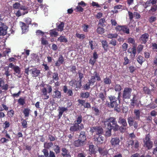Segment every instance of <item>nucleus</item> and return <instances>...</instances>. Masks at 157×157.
<instances>
[{
  "label": "nucleus",
  "mask_w": 157,
  "mask_h": 157,
  "mask_svg": "<svg viewBox=\"0 0 157 157\" xmlns=\"http://www.w3.org/2000/svg\"><path fill=\"white\" fill-rule=\"evenodd\" d=\"M120 92H119L118 97H116L114 96L110 95L108 97L110 101L106 102V106L110 108H113L114 110L118 112L121 111L120 106V100H119Z\"/></svg>",
  "instance_id": "nucleus-1"
},
{
  "label": "nucleus",
  "mask_w": 157,
  "mask_h": 157,
  "mask_svg": "<svg viewBox=\"0 0 157 157\" xmlns=\"http://www.w3.org/2000/svg\"><path fill=\"white\" fill-rule=\"evenodd\" d=\"M105 125L107 126L108 129H113L114 131H117L119 125L117 124L116 118L114 117H110L106 119L104 122Z\"/></svg>",
  "instance_id": "nucleus-2"
},
{
  "label": "nucleus",
  "mask_w": 157,
  "mask_h": 157,
  "mask_svg": "<svg viewBox=\"0 0 157 157\" xmlns=\"http://www.w3.org/2000/svg\"><path fill=\"white\" fill-rule=\"evenodd\" d=\"M13 9L23 10L24 12L22 13V14L24 15L28 12V7L25 5H21L19 2H15L13 4Z\"/></svg>",
  "instance_id": "nucleus-3"
},
{
  "label": "nucleus",
  "mask_w": 157,
  "mask_h": 157,
  "mask_svg": "<svg viewBox=\"0 0 157 157\" xmlns=\"http://www.w3.org/2000/svg\"><path fill=\"white\" fill-rule=\"evenodd\" d=\"M150 134H148L146 135L145 138L144 139V146L147 148L148 149H151L152 147L153 142L150 140Z\"/></svg>",
  "instance_id": "nucleus-4"
},
{
  "label": "nucleus",
  "mask_w": 157,
  "mask_h": 157,
  "mask_svg": "<svg viewBox=\"0 0 157 157\" xmlns=\"http://www.w3.org/2000/svg\"><path fill=\"white\" fill-rule=\"evenodd\" d=\"M132 90V89L130 88L126 87L124 88L122 94V98L123 100L130 98Z\"/></svg>",
  "instance_id": "nucleus-5"
},
{
  "label": "nucleus",
  "mask_w": 157,
  "mask_h": 157,
  "mask_svg": "<svg viewBox=\"0 0 157 157\" xmlns=\"http://www.w3.org/2000/svg\"><path fill=\"white\" fill-rule=\"evenodd\" d=\"M93 140L94 144L98 145L103 143L104 138L102 135H95L94 136Z\"/></svg>",
  "instance_id": "nucleus-6"
},
{
  "label": "nucleus",
  "mask_w": 157,
  "mask_h": 157,
  "mask_svg": "<svg viewBox=\"0 0 157 157\" xmlns=\"http://www.w3.org/2000/svg\"><path fill=\"white\" fill-rule=\"evenodd\" d=\"M90 132L92 133L95 132V135H102L103 133V130L101 127H93L90 128Z\"/></svg>",
  "instance_id": "nucleus-7"
},
{
  "label": "nucleus",
  "mask_w": 157,
  "mask_h": 157,
  "mask_svg": "<svg viewBox=\"0 0 157 157\" xmlns=\"http://www.w3.org/2000/svg\"><path fill=\"white\" fill-rule=\"evenodd\" d=\"M84 128L83 124H81L80 125H79L74 123L73 125L71 126L70 130L72 132H78L80 130H82Z\"/></svg>",
  "instance_id": "nucleus-8"
},
{
  "label": "nucleus",
  "mask_w": 157,
  "mask_h": 157,
  "mask_svg": "<svg viewBox=\"0 0 157 157\" xmlns=\"http://www.w3.org/2000/svg\"><path fill=\"white\" fill-rule=\"evenodd\" d=\"M115 29L117 31L123 32L127 34L129 33V29L128 27L126 25H118L116 27Z\"/></svg>",
  "instance_id": "nucleus-9"
},
{
  "label": "nucleus",
  "mask_w": 157,
  "mask_h": 157,
  "mask_svg": "<svg viewBox=\"0 0 157 157\" xmlns=\"http://www.w3.org/2000/svg\"><path fill=\"white\" fill-rule=\"evenodd\" d=\"M69 84L71 86H75L76 90L80 89L81 88L82 85L81 82L79 81H76L75 80H72L69 82Z\"/></svg>",
  "instance_id": "nucleus-10"
},
{
  "label": "nucleus",
  "mask_w": 157,
  "mask_h": 157,
  "mask_svg": "<svg viewBox=\"0 0 157 157\" xmlns=\"http://www.w3.org/2000/svg\"><path fill=\"white\" fill-rule=\"evenodd\" d=\"M90 80L91 81L92 83L94 84L96 80L98 81H101V78L99 74L97 71H95L94 72L93 75L91 76Z\"/></svg>",
  "instance_id": "nucleus-11"
},
{
  "label": "nucleus",
  "mask_w": 157,
  "mask_h": 157,
  "mask_svg": "<svg viewBox=\"0 0 157 157\" xmlns=\"http://www.w3.org/2000/svg\"><path fill=\"white\" fill-rule=\"evenodd\" d=\"M7 29V26L4 23L0 22V35H6Z\"/></svg>",
  "instance_id": "nucleus-12"
},
{
  "label": "nucleus",
  "mask_w": 157,
  "mask_h": 157,
  "mask_svg": "<svg viewBox=\"0 0 157 157\" xmlns=\"http://www.w3.org/2000/svg\"><path fill=\"white\" fill-rule=\"evenodd\" d=\"M36 35L39 37H41V39H46L48 35V33H45L40 30H37L36 32Z\"/></svg>",
  "instance_id": "nucleus-13"
},
{
  "label": "nucleus",
  "mask_w": 157,
  "mask_h": 157,
  "mask_svg": "<svg viewBox=\"0 0 157 157\" xmlns=\"http://www.w3.org/2000/svg\"><path fill=\"white\" fill-rule=\"evenodd\" d=\"M19 24L23 33H25L29 31V25L26 24L25 23L22 21H20Z\"/></svg>",
  "instance_id": "nucleus-14"
},
{
  "label": "nucleus",
  "mask_w": 157,
  "mask_h": 157,
  "mask_svg": "<svg viewBox=\"0 0 157 157\" xmlns=\"http://www.w3.org/2000/svg\"><path fill=\"white\" fill-rule=\"evenodd\" d=\"M83 141H82L78 139L75 140L73 143V145L75 147H82L86 144Z\"/></svg>",
  "instance_id": "nucleus-15"
},
{
  "label": "nucleus",
  "mask_w": 157,
  "mask_h": 157,
  "mask_svg": "<svg viewBox=\"0 0 157 157\" xmlns=\"http://www.w3.org/2000/svg\"><path fill=\"white\" fill-rule=\"evenodd\" d=\"M120 142L119 138L117 137H114L111 138L110 143L112 146L115 147L119 145Z\"/></svg>",
  "instance_id": "nucleus-16"
},
{
  "label": "nucleus",
  "mask_w": 157,
  "mask_h": 157,
  "mask_svg": "<svg viewBox=\"0 0 157 157\" xmlns=\"http://www.w3.org/2000/svg\"><path fill=\"white\" fill-rule=\"evenodd\" d=\"M64 61V58L61 54L59 55L58 59L55 63V66L56 67H59L61 64H63Z\"/></svg>",
  "instance_id": "nucleus-17"
},
{
  "label": "nucleus",
  "mask_w": 157,
  "mask_h": 157,
  "mask_svg": "<svg viewBox=\"0 0 157 157\" xmlns=\"http://www.w3.org/2000/svg\"><path fill=\"white\" fill-rule=\"evenodd\" d=\"M128 52L130 54V56L133 59L135 58L136 53V50L135 46H133L132 48H129L128 50Z\"/></svg>",
  "instance_id": "nucleus-18"
},
{
  "label": "nucleus",
  "mask_w": 157,
  "mask_h": 157,
  "mask_svg": "<svg viewBox=\"0 0 157 157\" xmlns=\"http://www.w3.org/2000/svg\"><path fill=\"white\" fill-rule=\"evenodd\" d=\"M5 134H6L5 135V136L7 139L5 137H2L0 139V141L3 144L6 142H7L9 141V140H12L9 134H8L7 131H6Z\"/></svg>",
  "instance_id": "nucleus-19"
},
{
  "label": "nucleus",
  "mask_w": 157,
  "mask_h": 157,
  "mask_svg": "<svg viewBox=\"0 0 157 157\" xmlns=\"http://www.w3.org/2000/svg\"><path fill=\"white\" fill-rule=\"evenodd\" d=\"M63 91L64 93L67 94L68 96H72L73 94V91L71 89H68L67 86H64L63 87Z\"/></svg>",
  "instance_id": "nucleus-20"
},
{
  "label": "nucleus",
  "mask_w": 157,
  "mask_h": 157,
  "mask_svg": "<svg viewBox=\"0 0 157 157\" xmlns=\"http://www.w3.org/2000/svg\"><path fill=\"white\" fill-rule=\"evenodd\" d=\"M82 141H83L85 143H86V132L84 131H81L78 136V139Z\"/></svg>",
  "instance_id": "nucleus-21"
},
{
  "label": "nucleus",
  "mask_w": 157,
  "mask_h": 157,
  "mask_svg": "<svg viewBox=\"0 0 157 157\" xmlns=\"http://www.w3.org/2000/svg\"><path fill=\"white\" fill-rule=\"evenodd\" d=\"M62 153L61 154V155L63 157H71L69 151L65 147H63L61 149Z\"/></svg>",
  "instance_id": "nucleus-22"
},
{
  "label": "nucleus",
  "mask_w": 157,
  "mask_h": 157,
  "mask_svg": "<svg viewBox=\"0 0 157 157\" xmlns=\"http://www.w3.org/2000/svg\"><path fill=\"white\" fill-rule=\"evenodd\" d=\"M118 122L121 126H123L127 127L128 126L126 119L122 117H119Z\"/></svg>",
  "instance_id": "nucleus-23"
},
{
  "label": "nucleus",
  "mask_w": 157,
  "mask_h": 157,
  "mask_svg": "<svg viewBox=\"0 0 157 157\" xmlns=\"http://www.w3.org/2000/svg\"><path fill=\"white\" fill-rule=\"evenodd\" d=\"M48 34L52 38L56 37L59 35L58 32H57V30L56 29L51 30L49 31V33H48Z\"/></svg>",
  "instance_id": "nucleus-24"
},
{
  "label": "nucleus",
  "mask_w": 157,
  "mask_h": 157,
  "mask_svg": "<svg viewBox=\"0 0 157 157\" xmlns=\"http://www.w3.org/2000/svg\"><path fill=\"white\" fill-rule=\"evenodd\" d=\"M30 71H32V76L33 77H37L40 73V70L37 69L36 68H33L31 69Z\"/></svg>",
  "instance_id": "nucleus-25"
},
{
  "label": "nucleus",
  "mask_w": 157,
  "mask_h": 157,
  "mask_svg": "<svg viewBox=\"0 0 157 157\" xmlns=\"http://www.w3.org/2000/svg\"><path fill=\"white\" fill-rule=\"evenodd\" d=\"M61 92L58 90H56L53 92V94L52 95L53 98H57L59 99L61 97Z\"/></svg>",
  "instance_id": "nucleus-26"
},
{
  "label": "nucleus",
  "mask_w": 157,
  "mask_h": 157,
  "mask_svg": "<svg viewBox=\"0 0 157 157\" xmlns=\"http://www.w3.org/2000/svg\"><path fill=\"white\" fill-rule=\"evenodd\" d=\"M67 108L64 107H59V113L58 115V119H60L61 117H62L63 112L67 111Z\"/></svg>",
  "instance_id": "nucleus-27"
},
{
  "label": "nucleus",
  "mask_w": 157,
  "mask_h": 157,
  "mask_svg": "<svg viewBox=\"0 0 157 157\" xmlns=\"http://www.w3.org/2000/svg\"><path fill=\"white\" fill-rule=\"evenodd\" d=\"M90 96V93L88 92H82L80 94V97L82 98H87Z\"/></svg>",
  "instance_id": "nucleus-28"
},
{
  "label": "nucleus",
  "mask_w": 157,
  "mask_h": 157,
  "mask_svg": "<svg viewBox=\"0 0 157 157\" xmlns=\"http://www.w3.org/2000/svg\"><path fill=\"white\" fill-rule=\"evenodd\" d=\"M59 74L57 72L53 73L52 75V78L53 79V82H54L55 81H58L59 79Z\"/></svg>",
  "instance_id": "nucleus-29"
},
{
  "label": "nucleus",
  "mask_w": 157,
  "mask_h": 157,
  "mask_svg": "<svg viewBox=\"0 0 157 157\" xmlns=\"http://www.w3.org/2000/svg\"><path fill=\"white\" fill-rule=\"evenodd\" d=\"M89 45L90 46L91 49L92 50H93L97 46L98 44L94 40H91L89 42Z\"/></svg>",
  "instance_id": "nucleus-30"
},
{
  "label": "nucleus",
  "mask_w": 157,
  "mask_h": 157,
  "mask_svg": "<svg viewBox=\"0 0 157 157\" xmlns=\"http://www.w3.org/2000/svg\"><path fill=\"white\" fill-rule=\"evenodd\" d=\"M31 110L29 108H25L23 111V113L25 117H28L29 115Z\"/></svg>",
  "instance_id": "nucleus-31"
},
{
  "label": "nucleus",
  "mask_w": 157,
  "mask_h": 157,
  "mask_svg": "<svg viewBox=\"0 0 157 157\" xmlns=\"http://www.w3.org/2000/svg\"><path fill=\"white\" fill-rule=\"evenodd\" d=\"M106 23L105 19V18H101L99 20L98 25L101 26L102 27H104L106 25L105 24Z\"/></svg>",
  "instance_id": "nucleus-32"
},
{
  "label": "nucleus",
  "mask_w": 157,
  "mask_h": 157,
  "mask_svg": "<svg viewBox=\"0 0 157 157\" xmlns=\"http://www.w3.org/2000/svg\"><path fill=\"white\" fill-rule=\"evenodd\" d=\"M137 60L138 62L141 65L145 61V59L142 56L140 55H139L137 57Z\"/></svg>",
  "instance_id": "nucleus-33"
},
{
  "label": "nucleus",
  "mask_w": 157,
  "mask_h": 157,
  "mask_svg": "<svg viewBox=\"0 0 157 157\" xmlns=\"http://www.w3.org/2000/svg\"><path fill=\"white\" fill-rule=\"evenodd\" d=\"M94 85L93 83L91 82V81L90 80H89V82L86 83L85 85L83 86V88L84 90H89L90 88V85Z\"/></svg>",
  "instance_id": "nucleus-34"
},
{
  "label": "nucleus",
  "mask_w": 157,
  "mask_h": 157,
  "mask_svg": "<svg viewBox=\"0 0 157 157\" xmlns=\"http://www.w3.org/2000/svg\"><path fill=\"white\" fill-rule=\"evenodd\" d=\"M64 23L63 22H61L57 26V31L62 32L63 30L64 27Z\"/></svg>",
  "instance_id": "nucleus-35"
},
{
  "label": "nucleus",
  "mask_w": 157,
  "mask_h": 157,
  "mask_svg": "<svg viewBox=\"0 0 157 157\" xmlns=\"http://www.w3.org/2000/svg\"><path fill=\"white\" fill-rule=\"evenodd\" d=\"M82 116L81 115H79L78 117L76 120L74 121V123L79 125L80 124L82 121Z\"/></svg>",
  "instance_id": "nucleus-36"
},
{
  "label": "nucleus",
  "mask_w": 157,
  "mask_h": 157,
  "mask_svg": "<svg viewBox=\"0 0 157 157\" xmlns=\"http://www.w3.org/2000/svg\"><path fill=\"white\" fill-rule=\"evenodd\" d=\"M98 151L100 154L103 156L106 155L107 154V152L106 150L101 147L98 148Z\"/></svg>",
  "instance_id": "nucleus-37"
},
{
  "label": "nucleus",
  "mask_w": 157,
  "mask_h": 157,
  "mask_svg": "<svg viewBox=\"0 0 157 157\" xmlns=\"http://www.w3.org/2000/svg\"><path fill=\"white\" fill-rule=\"evenodd\" d=\"M134 113L135 115L136 118L139 119L140 118V110L138 109H135Z\"/></svg>",
  "instance_id": "nucleus-38"
},
{
  "label": "nucleus",
  "mask_w": 157,
  "mask_h": 157,
  "mask_svg": "<svg viewBox=\"0 0 157 157\" xmlns=\"http://www.w3.org/2000/svg\"><path fill=\"white\" fill-rule=\"evenodd\" d=\"M98 98L101 99L102 101L104 102L106 98L105 95L104 93L102 92H100L98 95Z\"/></svg>",
  "instance_id": "nucleus-39"
},
{
  "label": "nucleus",
  "mask_w": 157,
  "mask_h": 157,
  "mask_svg": "<svg viewBox=\"0 0 157 157\" xmlns=\"http://www.w3.org/2000/svg\"><path fill=\"white\" fill-rule=\"evenodd\" d=\"M18 103L21 105H23L25 103V99L24 98H20L18 100Z\"/></svg>",
  "instance_id": "nucleus-40"
},
{
  "label": "nucleus",
  "mask_w": 157,
  "mask_h": 157,
  "mask_svg": "<svg viewBox=\"0 0 157 157\" xmlns=\"http://www.w3.org/2000/svg\"><path fill=\"white\" fill-rule=\"evenodd\" d=\"M127 120L129 126L131 127L132 126L134 122L133 118L132 117H129L128 118Z\"/></svg>",
  "instance_id": "nucleus-41"
},
{
  "label": "nucleus",
  "mask_w": 157,
  "mask_h": 157,
  "mask_svg": "<svg viewBox=\"0 0 157 157\" xmlns=\"http://www.w3.org/2000/svg\"><path fill=\"white\" fill-rule=\"evenodd\" d=\"M55 147L54 149V151L56 154H59L60 151V147L59 145H56L54 146Z\"/></svg>",
  "instance_id": "nucleus-42"
},
{
  "label": "nucleus",
  "mask_w": 157,
  "mask_h": 157,
  "mask_svg": "<svg viewBox=\"0 0 157 157\" xmlns=\"http://www.w3.org/2000/svg\"><path fill=\"white\" fill-rule=\"evenodd\" d=\"M102 44V46L104 50H107L108 49V44L107 42L105 41V40H103L101 41Z\"/></svg>",
  "instance_id": "nucleus-43"
},
{
  "label": "nucleus",
  "mask_w": 157,
  "mask_h": 157,
  "mask_svg": "<svg viewBox=\"0 0 157 157\" xmlns=\"http://www.w3.org/2000/svg\"><path fill=\"white\" fill-rule=\"evenodd\" d=\"M14 71L16 73L19 74L20 73L21 70L20 68L18 66H15L13 68Z\"/></svg>",
  "instance_id": "nucleus-44"
},
{
  "label": "nucleus",
  "mask_w": 157,
  "mask_h": 157,
  "mask_svg": "<svg viewBox=\"0 0 157 157\" xmlns=\"http://www.w3.org/2000/svg\"><path fill=\"white\" fill-rule=\"evenodd\" d=\"M104 83L105 84H110L111 83V80L108 77L104 78L103 80Z\"/></svg>",
  "instance_id": "nucleus-45"
},
{
  "label": "nucleus",
  "mask_w": 157,
  "mask_h": 157,
  "mask_svg": "<svg viewBox=\"0 0 157 157\" xmlns=\"http://www.w3.org/2000/svg\"><path fill=\"white\" fill-rule=\"evenodd\" d=\"M78 74L79 78V81L82 82V78H84V75L83 74L81 73V71L79 70L78 71Z\"/></svg>",
  "instance_id": "nucleus-46"
},
{
  "label": "nucleus",
  "mask_w": 157,
  "mask_h": 157,
  "mask_svg": "<svg viewBox=\"0 0 157 157\" xmlns=\"http://www.w3.org/2000/svg\"><path fill=\"white\" fill-rule=\"evenodd\" d=\"M24 21H25V23H26V24L28 25H29L31 24L32 20L29 17H26L24 19Z\"/></svg>",
  "instance_id": "nucleus-47"
},
{
  "label": "nucleus",
  "mask_w": 157,
  "mask_h": 157,
  "mask_svg": "<svg viewBox=\"0 0 157 157\" xmlns=\"http://www.w3.org/2000/svg\"><path fill=\"white\" fill-rule=\"evenodd\" d=\"M127 129V127H124L122 126H120L119 125V127L117 128V130H119V131L121 132H125Z\"/></svg>",
  "instance_id": "nucleus-48"
},
{
  "label": "nucleus",
  "mask_w": 157,
  "mask_h": 157,
  "mask_svg": "<svg viewBox=\"0 0 157 157\" xmlns=\"http://www.w3.org/2000/svg\"><path fill=\"white\" fill-rule=\"evenodd\" d=\"M53 146V144L52 142H50L48 143H45L44 144V147L48 149H49L50 147Z\"/></svg>",
  "instance_id": "nucleus-49"
},
{
  "label": "nucleus",
  "mask_w": 157,
  "mask_h": 157,
  "mask_svg": "<svg viewBox=\"0 0 157 157\" xmlns=\"http://www.w3.org/2000/svg\"><path fill=\"white\" fill-rule=\"evenodd\" d=\"M89 151L91 154L95 153V149L94 148V146L93 145H90L89 146Z\"/></svg>",
  "instance_id": "nucleus-50"
},
{
  "label": "nucleus",
  "mask_w": 157,
  "mask_h": 157,
  "mask_svg": "<svg viewBox=\"0 0 157 157\" xmlns=\"http://www.w3.org/2000/svg\"><path fill=\"white\" fill-rule=\"evenodd\" d=\"M122 89L121 86L118 84H116L114 87V90L116 91H120Z\"/></svg>",
  "instance_id": "nucleus-51"
},
{
  "label": "nucleus",
  "mask_w": 157,
  "mask_h": 157,
  "mask_svg": "<svg viewBox=\"0 0 157 157\" xmlns=\"http://www.w3.org/2000/svg\"><path fill=\"white\" fill-rule=\"evenodd\" d=\"M14 111L13 109H11L7 112V115L9 117H13L14 114Z\"/></svg>",
  "instance_id": "nucleus-52"
},
{
  "label": "nucleus",
  "mask_w": 157,
  "mask_h": 157,
  "mask_svg": "<svg viewBox=\"0 0 157 157\" xmlns=\"http://www.w3.org/2000/svg\"><path fill=\"white\" fill-rule=\"evenodd\" d=\"M97 32L98 33L101 34L104 33L105 30L103 28L101 27H99L97 29Z\"/></svg>",
  "instance_id": "nucleus-53"
},
{
  "label": "nucleus",
  "mask_w": 157,
  "mask_h": 157,
  "mask_svg": "<svg viewBox=\"0 0 157 157\" xmlns=\"http://www.w3.org/2000/svg\"><path fill=\"white\" fill-rule=\"evenodd\" d=\"M77 101L78 102V105H81V106H84V104L85 102V100L81 99H79Z\"/></svg>",
  "instance_id": "nucleus-54"
},
{
  "label": "nucleus",
  "mask_w": 157,
  "mask_h": 157,
  "mask_svg": "<svg viewBox=\"0 0 157 157\" xmlns=\"http://www.w3.org/2000/svg\"><path fill=\"white\" fill-rule=\"evenodd\" d=\"M76 36L78 38L82 39H84L85 37V36L84 34H80L78 33H76Z\"/></svg>",
  "instance_id": "nucleus-55"
},
{
  "label": "nucleus",
  "mask_w": 157,
  "mask_h": 157,
  "mask_svg": "<svg viewBox=\"0 0 157 157\" xmlns=\"http://www.w3.org/2000/svg\"><path fill=\"white\" fill-rule=\"evenodd\" d=\"M89 28V25H86V24H84L82 26V28L83 29V30L84 32H88V29Z\"/></svg>",
  "instance_id": "nucleus-56"
},
{
  "label": "nucleus",
  "mask_w": 157,
  "mask_h": 157,
  "mask_svg": "<svg viewBox=\"0 0 157 157\" xmlns=\"http://www.w3.org/2000/svg\"><path fill=\"white\" fill-rule=\"evenodd\" d=\"M117 35L116 33L109 34L107 35L108 37L110 39L115 38H117Z\"/></svg>",
  "instance_id": "nucleus-57"
},
{
  "label": "nucleus",
  "mask_w": 157,
  "mask_h": 157,
  "mask_svg": "<svg viewBox=\"0 0 157 157\" xmlns=\"http://www.w3.org/2000/svg\"><path fill=\"white\" fill-rule=\"evenodd\" d=\"M92 109L94 111L96 115H98L100 114L98 108L95 107H92Z\"/></svg>",
  "instance_id": "nucleus-58"
},
{
  "label": "nucleus",
  "mask_w": 157,
  "mask_h": 157,
  "mask_svg": "<svg viewBox=\"0 0 157 157\" xmlns=\"http://www.w3.org/2000/svg\"><path fill=\"white\" fill-rule=\"evenodd\" d=\"M21 125L23 128H26L27 127V121L23 119L22 121L21 122Z\"/></svg>",
  "instance_id": "nucleus-59"
},
{
  "label": "nucleus",
  "mask_w": 157,
  "mask_h": 157,
  "mask_svg": "<svg viewBox=\"0 0 157 157\" xmlns=\"http://www.w3.org/2000/svg\"><path fill=\"white\" fill-rule=\"evenodd\" d=\"M42 152H43L44 154V155L45 157H48L49 155V154L48 153V151L47 149H43L42 151Z\"/></svg>",
  "instance_id": "nucleus-60"
},
{
  "label": "nucleus",
  "mask_w": 157,
  "mask_h": 157,
  "mask_svg": "<svg viewBox=\"0 0 157 157\" xmlns=\"http://www.w3.org/2000/svg\"><path fill=\"white\" fill-rule=\"evenodd\" d=\"M156 19V18L153 16H151L149 17V21L150 23H152L155 21Z\"/></svg>",
  "instance_id": "nucleus-61"
},
{
  "label": "nucleus",
  "mask_w": 157,
  "mask_h": 157,
  "mask_svg": "<svg viewBox=\"0 0 157 157\" xmlns=\"http://www.w3.org/2000/svg\"><path fill=\"white\" fill-rule=\"evenodd\" d=\"M48 137L49 140L51 141H54L56 139V138L55 136H54L51 135H48Z\"/></svg>",
  "instance_id": "nucleus-62"
},
{
  "label": "nucleus",
  "mask_w": 157,
  "mask_h": 157,
  "mask_svg": "<svg viewBox=\"0 0 157 157\" xmlns=\"http://www.w3.org/2000/svg\"><path fill=\"white\" fill-rule=\"evenodd\" d=\"M3 125L4 126V128L5 129H6L9 128L10 126V123L9 121H6L3 123Z\"/></svg>",
  "instance_id": "nucleus-63"
},
{
  "label": "nucleus",
  "mask_w": 157,
  "mask_h": 157,
  "mask_svg": "<svg viewBox=\"0 0 157 157\" xmlns=\"http://www.w3.org/2000/svg\"><path fill=\"white\" fill-rule=\"evenodd\" d=\"M157 10V5L156 4L154 5L151 6V8L149 11H150L152 12H155Z\"/></svg>",
  "instance_id": "nucleus-64"
}]
</instances>
